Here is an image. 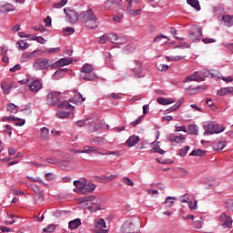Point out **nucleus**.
<instances>
[{"mask_svg": "<svg viewBox=\"0 0 233 233\" xmlns=\"http://www.w3.org/2000/svg\"><path fill=\"white\" fill-rule=\"evenodd\" d=\"M80 17L84 23V26L87 28V30H96V28H99V19L96 14H94L92 8L83 11L80 14Z\"/></svg>", "mask_w": 233, "mask_h": 233, "instance_id": "1", "label": "nucleus"}, {"mask_svg": "<svg viewBox=\"0 0 233 233\" xmlns=\"http://www.w3.org/2000/svg\"><path fill=\"white\" fill-rule=\"evenodd\" d=\"M73 185L76 187L74 192H76V194H83L84 196H86V194L92 193L96 190V185L88 186L79 180H75Z\"/></svg>", "mask_w": 233, "mask_h": 233, "instance_id": "2", "label": "nucleus"}, {"mask_svg": "<svg viewBox=\"0 0 233 233\" xmlns=\"http://www.w3.org/2000/svg\"><path fill=\"white\" fill-rule=\"evenodd\" d=\"M93 72L94 66L88 64L84 65L81 69L80 79L84 81H94V79H97V76Z\"/></svg>", "mask_w": 233, "mask_h": 233, "instance_id": "3", "label": "nucleus"}, {"mask_svg": "<svg viewBox=\"0 0 233 233\" xmlns=\"http://www.w3.org/2000/svg\"><path fill=\"white\" fill-rule=\"evenodd\" d=\"M202 36L203 33H201V28L199 26H191L188 35L189 41H191V43H198V41H201Z\"/></svg>", "mask_w": 233, "mask_h": 233, "instance_id": "4", "label": "nucleus"}, {"mask_svg": "<svg viewBox=\"0 0 233 233\" xmlns=\"http://www.w3.org/2000/svg\"><path fill=\"white\" fill-rule=\"evenodd\" d=\"M221 132H225V127L223 125H219L216 122H212L208 124L206 127L207 134H221Z\"/></svg>", "mask_w": 233, "mask_h": 233, "instance_id": "5", "label": "nucleus"}, {"mask_svg": "<svg viewBox=\"0 0 233 233\" xmlns=\"http://www.w3.org/2000/svg\"><path fill=\"white\" fill-rule=\"evenodd\" d=\"M33 68L35 70H47L50 68V61L46 58H37L33 64Z\"/></svg>", "mask_w": 233, "mask_h": 233, "instance_id": "6", "label": "nucleus"}, {"mask_svg": "<svg viewBox=\"0 0 233 233\" xmlns=\"http://www.w3.org/2000/svg\"><path fill=\"white\" fill-rule=\"evenodd\" d=\"M134 64L135 66L131 68V72H133L134 77H137V79H141V77L145 76V74H143V64L137 60H135Z\"/></svg>", "mask_w": 233, "mask_h": 233, "instance_id": "7", "label": "nucleus"}, {"mask_svg": "<svg viewBox=\"0 0 233 233\" xmlns=\"http://www.w3.org/2000/svg\"><path fill=\"white\" fill-rule=\"evenodd\" d=\"M95 228L96 233H108V229H104L106 228V222L103 218L95 219Z\"/></svg>", "mask_w": 233, "mask_h": 233, "instance_id": "8", "label": "nucleus"}, {"mask_svg": "<svg viewBox=\"0 0 233 233\" xmlns=\"http://www.w3.org/2000/svg\"><path fill=\"white\" fill-rule=\"evenodd\" d=\"M47 104L50 106H56V105H59V92L53 91L47 94Z\"/></svg>", "mask_w": 233, "mask_h": 233, "instance_id": "9", "label": "nucleus"}, {"mask_svg": "<svg viewBox=\"0 0 233 233\" xmlns=\"http://www.w3.org/2000/svg\"><path fill=\"white\" fill-rule=\"evenodd\" d=\"M121 230L124 233H135L136 223L134 222V220H127L122 225Z\"/></svg>", "mask_w": 233, "mask_h": 233, "instance_id": "10", "label": "nucleus"}, {"mask_svg": "<svg viewBox=\"0 0 233 233\" xmlns=\"http://www.w3.org/2000/svg\"><path fill=\"white\" fill-rule=\"evenodd\" d=\"M64 12L66 14L68 23L71 25H76V23H77L79 15H77L76 11L68 9L66 12V9H64Z\"/></svg>", "mask_w": 233, "mask_h": 233, "instance_id": "11", "label": "nucleus"}, {"mask_svg": "<svg viewBox=\"0 0 233 233\" xmlns=\"http://www.w3.org/2000/svg\"><path fill=\"white\" fill-rule=\"evenodd\" d=\"M220 223L223 228H232V218L227 216L225 213L220 215Z\"/></svg>", "mask_w": 233, "mask_h": 233, "instance_id": "12", "label": "nucleus"}, {"mask_svg": "<svg viewBox=\"0 0 233 233\" xmlns=\"http://www.w3.org/2000/svg\"><path fill=\"white\" fill-rule=\"evenodd\" d=\"M167 139L170 143H185V141H187V136L171 134L167 137Z\"/></svg>", "mask_w": 233, "mask_h": 233, "instance_id": "13", "label": "nucleus"}, {"mask_svg": "<svg viewBox=\"0 0 233 233\" xmlns=\"http://www.w3.org/2000/svg\"><path fill=\"white\" fill-rule=\"evenodd\" d=\"M15 10V5L3 2L0 4V12L1 14H8V12H14Z\"/></svg>", "mask_w": 233, "mask_h": 233, "instance_id": "14", "label": "nucleus"}, {"mask_svg": "<svg viewBox=\"0 0 233 233\" xmlns=\"http://www.w3.org/2000/svg\"><path fill=\"white\" fill-rule=\"evenodd\" d=\"M80 203H91V205H99L101 199L96 196L84 197L80 198Z\"/></svg>", "mask_w": 233, "mask_h": 233, "instance_id": "15", "label": "nucleus"}, {"mask_svg": "<svg viewBox=\"0 0 233 233\" xmlns=\"http://www.w3.org/2000/svg\"><path fill=\"white\" fill-rule=\"evenodd\" d=\"M72 58H61L60 60L56 61L55 64L51 66L52 68H56V66H65L66 65H71Z\"/></svg>", "mask_w": 233, "mask_h": 233, "instance_id": "16", "label": "nucleus"}, {"mask_svg": "<svg viewBox=\"0 0 233 233\" xmlns=\"http://www.w3.org/2000/svg\"><path fill=\"white\" fill-rule=\"evenodd\" d=\"M188 81L199 82V81H205V79L201 77V75H199V72L196 71L195 73H193V75L187 76L184 83H187Z\"/></svg>", "mask_w": 233, "mask_h": 233, "instance_id": "17", "label": "nucleus"}, {"mask_svg": "<svg viewBox=\"0 0 233 233\" xmlns=\"http://www.w3.org/2000/svg\"><path fill=\"white\" fill-rule=\"evenodd\" d=\"M107 37H108V40H109L111 43H115V45H121V44H123V43H127V40H124V42L121 41V39H123V37H118L117 35L113 34V33L109 34V35H107Z\"/></svg>", "mask_w": 233, "mask_h": 233, "instance_id": "18", "label": "nucleus"}, {"mask_svg": "<svg viewBox=\"0 0 233 233\" xmlns=\"http://www.w3.org/2000/svg\"><path fill=\"white\" fill-rule=\"evenodd\" d=\"M202 75L204 76V77H209V79H214L218 77V76H219V72L214 69L212 70L205 69L202 72Z\"/></svg>", "mask_w": 233, "mask_h": 233, "instance_id": "19", "label": "nucleus"}, {"mask_svg": "<svg viewBox=\"0 0 233 233\" xmlns=\"http://www.w3.org/2000/svg\"><path fill=\"white\" fill-rule=\"evenodd\" d=\"M139 137L133 135L126 141V145H127L129 148H132V147H136V145L139 143Z\"/></svg>", "mask_w": 233, "mask_h": 233, "instance_id": "20", "label": "nucleus"}, {"mask_svg": "<svg viewBox=\"0 0 233 233\" xmlns=\"http://www.w3.org/2000/svg\"><path fill=\"white\" fill-rule=\"evenodd\" d=\"M29 88L31 92H39L40 88H43V86L41 85V82L39 80H35L31 82L29 85Z\"/></svg>", "mask_w": 233, "mask_h": 233, "instance_id": "21", "label": "nucleus"}, {"mask_svg": "<svg viewBox=\"0 0 233 233\" xmlns=\"http://www.w3.org/2000/svg\"><path fill=\"white\" fill-rule=\"evenodd\" d=\"M228 94H232V96H233V87L232 86L222 87L217 91V95H218L219 96H227Z\"/></svg>", "mask_w": 233, "mask_h": 233, "instance_id": "22", "label": "nucleus"}, {"mask_svg": "<svg viewBox=\"0 0 233 233\" xmlns=\"http://www.w3.org/2000/svg\"><path fill=\"white\" fill-rule=\"evenodd\" d=\"M222 23L225 26H233V16L229 15H223Z\"/></svg>", "mask_w": 233, "mask_h": 233, "instance_id": "23", "label": "nucleus"}, {"mask_svg": "<svg viewBox=\"0 0 233 233\" xmlns=\"http://www.w3.org/2000/svg\"><path fill=\"white\" fill-rule=\"evenodd\" d=\"M198 125L190 124L187 126V133L189 136H198Z\"/></svg>", "mask_w": 233, "mask_h": 233, "instance_id": "24", "label": "nucleus"}, {"mask_svg": "<svg viewBox=\"0 0 233 233\" xmlns=\"http://www.w3.org/2000/svg\"><path fill=\"white\" fill-rule=\"evenodd\" d=\"M68 227L71 230H76V228H79V227H81V219L76 218L74 220H71L68 223Z\"/></svg>", "mask_w": 233, "mask_h": 233, "instance_id": "25", "label": "nucleus"}, {"mask_svg": "<svg viewBox=\"0 0 233 233\" xmlns=\"http://www.w3.org/2000/svg\"><path fill=\"white\" fill-rule=\"evenodd\" d=\"M157 103H159V105H172V103H176V100L173 98L158 97Z\"/></svg>", "mask_w": 233, "mask_h": 233, "instance_id": "26", "label": "nucleus"}, {"mask_svg": "<svg viewBox=\"0 0 233 233\" xmlns=\"http://www.w3.org/2000/svg\"><path fill=\"white\" fill-rule=\"evenodd\" d=\"M153 148L151 149V152L156 153V154H160L161 156H163V154H165V150L161 149V147H159V142L156 143L154 142L153 144Z\"/></svg>", "mask_w": 233, "mask_h": 233, "instance_id": "27", "label": "nucleus"}, {"mask_svg": "<svg viewBox=\"0 0 233 233\" xmlns=\"http://www.w3.org/2000/svg\"><path fill=\"white\" fill-rule=\"evenodd\" d=\"M40 132L41 139L47 141V139L49 138L50 130L46 127H42L40 129Z\"/></svg>", "mask_w": 233, "mask_h": 233, "instance_id": "28", "label": "nucleus"}, {"mask_svg": "<svg viewBox=\"0 0 233 233\" xmlns=\"http://www.w3.org/2000/svg\"><path fill=\"white\" fill-rule=\"evenodd\" d=\"M187 5L195 8L198 12L201 10V6L199 5L198 0H187Z\"/></svg>", "mask_w": 233, "mask_h": 233, "instance_id": "29", "label": "nucleus"}, {"mask_svg": "<svg viewBox=\"0 0 233 233\" xmlns=\"http://www.w3.org/2000/svg\"><path fill=\"white\" fill-rule=\"evenodd\" d=\"M14 86L12 84H8L6 82L1 83V88L4 92V94H10V89Z\"/></svg>", "mask_w": 233, "mask_h": 233, "instance_id": "30", "label": "nucleus"}, {"mask_svg": "<svg viewBox=\"0 0 233 233\" xmlns=\"http://www.w3.org/2000/svg\"><path fill=\"white\" fill-rule=\"evenodd\" d=\"M27 179L32 181L33 183H40L41 185H43L44 187H47L48 184L45 183V181H43V179H40L39 177H29L27 176Z\"/></svg>", "mask_w": 233, "mask_h": 233, "instance_id": "31", "label": "nucleus"}, {"mask_svg": "<svg viewBox=\"0 0 233 233\" xmlns=\"http://www.w3.org/2000/svg\"><path fill=\"white\" fill-rule=\"evenodd\" d=\"M73 99L76 105H82L83 102H85L86 98L83 97V95H81V93H78L77 95H76L74 96Z\"/></svg>", "mask_w": 233, "mask_h": 233, "instance_id": "32", "label": "nucleus"}, {"mask_svg": "<svg viewBox=\"0 0 233 233\" xmlns=\"http://www.w3.org/2000/svg\"><path fill=\"white\" fill-rule=\"evenodd\" d=\"M16 46H18L19 50H26V48H28V43L20 40L16 42Z\"/></svg>", "mask_w": 233, "mask_h": 233, "instance_id": "33", "label": "nucleus"}, {"mask_svg": "<svg viewBox=\"0 0 233 233\" xmlns=\"http://www.w3.org/2000/svg\"><path fill=\"white\" fill-rule=\"evenodd\" d=\"M97 150L96 147L86 146L84 151H81L80 153L83 154V152H85L86 154H90V152H97Z\"/></svg>", "mask_w": 233, "mask_h": 233, "instance_id": "34", "label": "nucleus"}, {"mask_svg": "<svg viewBox=\"0 0 233 233\" xmlns=\"http://www.w3.org/2000/svg\"><path fill=\"white\" fill-rule=\"evenodd\" d=\"M206 188H208V190H210V188H214V187L218 185V182H216V179H209L206 182Z\"/></svg>", "mask_w": 233, "mask_h": 233, "instance_id": "35", "label": "nucleus"}, {"mask_svg": "<svg viewBox=\"0 0 233 233\" xmlns=\"http://www.w3.org/2000/svg\"><path fill=\"white\" fill-rule=\"evenodd\" d=\"M101 156H116V157H119L121 156V153L119 151H106V153L98 152Z\"/></svg>", "mask_w": 233, "mask_h": 233, "instance_id": "36", "label": "nucleus"}, {"mask_svg": "<svg viewBox=\"0 0 233 233\" xmlns=\"http://www.w3.org/2000/svg\"><path fill=\"white\" fill-rule=\"evenodd\" d=\"M6 110H7V112H12V114H16L17 106L14 105V104H7Z\"/></svg>", "mask_w": 233, "mask_h": 233, "instance_id": "37", "label": "nucleus"}, {"mask_svg": "<svg viewBox=\"0 0 233 233\" xmlns=\"http://www.w3.org/2000/svg\"><path fill=\"white\" fill-rule=\"evenodd\" d=\"M70 116V114H68V112H65V111H58L56 113V116L59 117V119H66L68 118Z\"/></svg>", "mask_w": 233, "mask_h": 233, "instance_id": "38", "label": "nucleus"}, {"mask_svg": "<svg viewBox=\"0 0 233 233\" xmlns=\"http://www.w3.org/2000/svg\"><path fill=\"white\" fill-rule=\"evenodd\" d=\"M46 181H53V179H56V176L55 173L50 172V173H46L44 176Z\"/></svg>", "mask_w": 233, "mask_h": 233, "instance_id": "39", "label": "nucleus"}, {"mask_svg": "<svg viewBox=\"0 0 233 233\" xmlns=\"http://www.w3.org/2000/svg\"><path fill=\"white\" fill-rule=\"evenodd\" d=\"M59 108H68L69 110L74 109V106L70 105L68 102L64 101L58 106Z\"/></svg>", "mask_w": 233, "mask_h": 233, "instance_id": "40", "label": "nucleus"}, {"mask_svg": "<svg viewBox=\"0 0 233 233\" xmlns=\"http://www.w3.org/2000/svg\"><path fill=\"white\" fill-rule=\"evenodd\" d=\"M127 12L129 13V15H132L133 17L141 15V9H129Z\"/></svg>", "mask_w": 233, "mask_h": 233, "instance_id": "41", "label": "nucleus"}, {"mask_svg": "<svg viewBox=\"0 0 233 233\" xmlns=\"http://www.w3.org/2000/svg\"><path fill=\"white\" fill-rule=\"evenodd\" d=\"M34 57V53H25L22 56L23 61H30Z\"/></svg>", "mask_w": 233, "mask_h": 233, "instance_id": "42", "label": "nucleus"}, {"mask_svg": "<svg viewBox=\"0 0 233 233\" xmlns=\"http://www.w3.org/2000/svg\"><path fill=\"white\" fill-rule=\"evenodd\" d=\"M66 3H68L67 0H61L58 3L54 4L53 8H63V6H65V5H66Z\"/></svg>", "mask_w": 233, "mask_h": 233, "instance_id": "43", "label": "nucleus"}, {"mask_svg": "<svg viewBox=\"0 0 233 233\" xmlns=\"http://www.w3.org/2000/svg\"><path fill=\"white\" fill-rule=\"evenodd\" d=\"M56 230V225H49L43 229L44 233H52Z\"/></svg>", "mask_w": 233, "mask_h": 233, "instance_id": "44", "label": "nucleus"}, {"mask_svg": "<svg viewBox=\"0 0 233 233\" xmlns=\"http://www.w3.org/2000/svg\"><path fill=\"white\" fill-rule=\"evenodd\" d=\"M92 143H96V145H103L105 143V139L99 137H96L92 139Z\"/></svg>", "mask_w": 233, "mask_h": 233, "instance_id": "45", "label": "nucleus"}, {"mask_svg": "<svg viewBox=\"0 0 233 233\" xmlns=\"http://www.w3.org/2000/svg\"><path fill=\"white\" fill-rule=\"evenodd\" d=\"M225 147H227V144L225 142H222V141L218 142L215 145L216 150H223Z\"/></svg>", "mask_w": 233, "mask_h": 233, "instance_id": "46", "label": "nucleus"}, {"mask_svg": "<svg viewBox=\"0 0 233 233\" xmlns=\"http://www.w3.org/2000/svg\"><path fill=\"white\" fill-rule=\"evenodd\" d=\"M161 39H167V41H170V38H168V36H167L165 35H159L155 37L154 43H159V41H161Z\"/></svg>", "mask_w": 233, "mask_h": 233, "instance_id": "47", "label": "nucleus"}, {"mask_svg": "<svg viewBox=\"0 0 233 233\" xmlns=\"http://www.w3.org/2000/svg\"><path fill=\"white\" fill-rule=\"evenodd\" d=\"M175 199H176V198H174L173 197H167V198H166V201H165L167 207H172V206L174 205V200H175Z\"/></svg>", "mask_w": 233, "mask_h": 233, "instance_id": "48", "label": "nucleus"}, {"mask_svg": "<svg viewBox=\"0 0 233 233\" xmlns=\"http://www.w3.org/2000/svg\"><path fill=\"white\" fill-rule=\"evenodd\" d=\"M190 156H205V151L201 149H195L191 152Z\"/></svg>", "mask_w": 233, "mask_h": 233, "instance_id": "49", "label": "nucleus"}, {"mask_svg": "<svg viewBox=\"0 0 233 233\" xmlns=\"http://www.w3.org/2000/svg\"><path fill=\"white\" fill-rule=\"evenodd\" d=\"M126 3L127 5V11L128 10H133V8H137V6H136L133 3V0H126Z\"/></svg>", "mask_w": 233, "mask_h": 233, "instance_id": "50", "label": "nucleus"}, {"mask_svg": "<svg viewBox=\"0 0 233 233\" xmlns=\"http://www.w3.org/2000/svg\"><path fill=\"white\" fill-rule=\"evenodd\" d=\"M121 1H123V0H106L105 2V5H106V6H110L111 5H117V4H119V3H121Z\"/></svg>", "mask_w": 233, "mask_h": 233, "instance_id": "51", "label": "nucleus"}, {"mask_svg": "<svg viewBox=\"0 0 233 233\" xmlns=\"http://www.w3.org/2000/svg\"><path fill=\"white\" fill-rule=\"evenodd\" d=\"M226 208L230 212H233V199H229L226 202Z\"/></svg>", "mask_w": 233, "mask_h": 233, "instance_id": "52", "label": "nucleus"}, {"mask_svg": "<svg viewBox=\"0 0 233 233\" xmlns=\"http://www.w3.org/2000/svg\"><path fill=\"white\" fill-rule=\"evenodd\" d=\"M166 59H167V61H180V59H183V56H166Z\"/></svg>", "mask_w": 233, "mask_h": 233, "instance_id": "53", "label": "nucleus"}, {"mask_svg": "<svg viewBox=\"0 0 233 233\" xmlns=\"http://www.w3.org/2000/svg\"><path fill=\"white\" fill-rule=\"evenodd\" d=\"M190 196L188 194H185L179 198L180 203H187Z\"/></svg>", "mask_w": 233, "mask_h": 233, "instance_id": "54", "label": "nucleus"}, {"mask_svg": "<svg viewBox=\"0 0 233 233\" xmlns=\"http://www.w3.org/2000/svg\"><path fill=\"white\" fill-rule=\"evenodd\" d=\"M106 41H108V35H102L98 38V43L100 45H105V43H106Z\"/></svg>", "mask_w": 233, "mask_h": 233, "instance_id": "55", "label": "nucleus"}, {"mask_svg": "<svg viewBox=\"0 0 233 233\" xmlns=\"http://www.w3.org/2000/svg\"><path fill=\"white\" fill-rule=\"evenodd\" d=\"M123 181H124L125 185H127L128 187H134V181H132L129 177H125L123 178Z\"/></svg>", "mask_w": 233, "mask_h": 233, "instance_id": "56", "label": "nucleus"}, {"mask_svg": "<svg viewBox=\"0 0 233 233\" xmlns=\"http://www.w3.org/2000/svg\"><path fill=\"white\" fill-rule=\"evenodd\" d=\"M69 165H70L69 161H64L60 164V168H62V170H68Z\"/></svg>", "mask_w": 233, "mask_h": 233, "instance_id": "57", "label": "nucleus"}, {"mask_svg": "<svg viewBox=\"0 0 233 233\" xmlns=\"http://www.w3.org/2000/svg\"><path fill=\"white\" fill-rule=\"evenodd\" d=\"M189 205L190 210H196L198 208V200H194V202H187Z\"/></svg>", "mask_w": 233, "mask_h": 233, "instance_id": "58", "label": "nucleus"}, {"mask_svg": "<svg viewBox=\"0 0 233 233\" xmlns=\"http://www.w3.org/2000/svg\"><path fill=\"white\" fill-rule=\"evenodd\" d=\"M143 117H145V116H140L136 121L131 122L130 123L131 127H136L137 125H139V123H141V120L143 119Z\"/></svg>", "mask_w": 233, "mask_h": 233, "instance_id": "59", "label": "nucleus"}, {"mask_svg": "<svg viewBox=\"0 0 233 233\" xmlns=\"http://www.w3.org/2000/svg\"><path fill=\"white\" fill-rule=\"evenodd\" d=\"M33 29H35V32H46V30L41 25L33 26Z\"/></svg>", "mask_w": 233, "mask_h": 233, "instance_id": "60", "label": "nucleus"}, {"mask_svg": "<svg viewBox=\"0 0 233 233\" xmlns=\"http://www.w3.org/2000/svg\"><path fill=\"white\" fill-rule=\"evenodd\" d=\"M34 41H37V43H40L41 45H45L46 43V40H45L43 36H35Z\"/></svg>", "mask_w": 233, "mask_h": 233, "instance_id": "61", "label": "nucleus"}, {"mask_svg": "<svg viewBox=\"0 0 233 233\" xmlns=\"http://www.w3.org/2000/svg\"><path fill=\"white\" fill-rule=\"evenodd\" d=\"M15 121H18L16 123H15V127H23V125H25V119H21V118H15Z\"/></svg>", "mask_w": 233, "mask_h": 233, "instance_id": "62", "label": "nucleus"}, {"mask_svg": "<svg viewBox=\"0 0 233 233\" xmlns=\"http://www.w3.org/2000/svg\"><path fill=\"white\" fill-rule=\"evenodd\" d=\"M222 81H225V83H232L233 78L232 76H218Z\"/></svg>", "mask_w": 233, "mask_h": 233, "instance_id": "63", "label": "nucleus"}, {"mask_svg": "<svg viewBox=\"0 0 233 233\" xmlns=\"http://www.w3.org/2000/svg\"><path fill=\"white\" fill-rule=\"evenodd\" d=\"M158 70H160L161 72H167V70H168V66L160 64L158 66Z\"/></svg>", "mask_w": 233, "mask_h": 233, "instance_id": "64", "label": "nucleus"}]
</instances>
